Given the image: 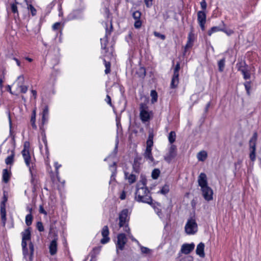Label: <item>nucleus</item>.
Instances as JSON below:
<instances>
[{"label": "nucleus", "instance_id": "774afa93", "mask_svg": "<svg viewBox=\"0 0 261 261\" xmlns=\"http://www.w3.org/2000/svg\"><path fill=\"white\" fill-rule=\"evenodd\" d=\"M26 59L29 61V62H32V59H31V58H26Z\"/></svg>", "mask_w": 261, "mask_h": 261}, {"label": "nucleus", "instance_id": "9b49d317", "mask_svg": "<svg viewBox=\"0 0 261 261\" xmlns=\"http://www.w3.org/2000/svg\"><path fill=\"white\" fill-rule=\"evenodd\" d=\"M141 15V12L138 11H136L133 13V17L135 20L134 27L136 29H139L141 27L142 22L140 19Z\"/></svg>", "mask_w": 261, "mask_h": 261}, {"label": "nucleus", "instance_id": "b1692460", "mask_svg": "<svg viewBox=\"0 0 261 261\" xmlns=\"http://www.w3.org/2000/svg\"><path fill=\"white\" fill-rule=\"evenodd\" d=\"M48 114V108L47 106H46L43 111L42 117V123L44 124L47 120V116Z\"/></svg>", "mask_w": 261, "mask_h": 261}, {"label": "nucleus", "instance_id": "4d7b16f0", "mask_svg": "<svg viewBox=\"0 0 261 261\" xmlns=\"http://www.w3.org/2000/svg\"><path fill=\"white\" fill-rule=\"evenodd\" d=\"M29 143L28 142H25L24 143V148L23 150H29Z\"/></svg>", "mask_w": 261, "mask_h": 261}, {"label": "nucleus", "instance_id": "ea45409f", "mask_svg": "<svg viewBox=\"0 0 261 261\" xmlns=\"http://www.w3.org/2000/svg\"><path fill=\"white\" fill-rule=\"evenodd\" d=\"M21 245H22V247L23 254L24 257L25 258H26L27 257V253L25 252V249H26L27 245V241L22 240Z\"/></svg>", "mask_w": 261, "mask_h": 261}, {"label": "nucleus", "instance_id": "a18cd8bd", "mask_svg": "<svg viewBox=\"0 0 261 261\" xmlns=\"http://www.w3.org/2000/svg\"><path fill=\"white\" fill-rule=\"evenodd\" d=\"M104 61L105 62L106 67L105 73L108 74L110 71V63L109 62H107L105 60H104Z\"/></svg>", "mask_w": 261, "mask_h": 261}, {"label": "nucleus", "instance_id": "393cba45", "mask_svg": "<svg viewBox=\"0 0 261 261\" xmlns=\"http://www.w3.org/2000/svg\"><path fill=\"white\" fill-rule=\"evenodd\" d=\"M207 153L205 151H201L197 154V158L199 161H204L207 158Z\"/></svg>", "mask_w": 261, "mask_h": 261}, {"label": "nucleus", "instance_id": "cd10ccee", "mask_svg": "<svg viewBox=\"0 0 261 261\" xmlns=\"http://www.w3.org/2000/svg\"><path fill=\"white\" fill-rule=\"evenodd\" d=\"M150 96L151 97V102L152 103L156 102L158 99V94L155 90H151Z\"/></svg>", "mask_w": 261, "mask_h": 261}, {"label": "nucleus", "instance_id": "69168bd1", "mask_svg": "<svg viewBox=\"0 0 261 261\" xmlns=\"http://www.w3.org/2000/svg\"><path fill=\"white\" fill-rule=\"evenodd\" d=\"M14 60L16 61L17 65L18 66H20V62L16 58H14Z\"/></svg>", "mask_w": 261, "mask_h": 261}, {"label": "nucleus", "instance_id": "ddd939ff", "mask_svg": "<svg viewBox=\"0 0 261 261\" xmlns=\"http://www.w3.org/2000/svg\"><path fill=\"white\" fill-rule=\"evenodd\" d=\"M194 39V34L192 32H190L188 35L187 43L185 47L184 54L186 52L187 49L191 48L192 47Z\"/></svg>", "mask_w": 261, "mask_h": 261}, {"label": "nucleus", "instance_id": "5fc2aeb1", "mask_svg": "<svg viewBox=\"0 0 261 261\" xmlns=\"http://www.w3.org/2000/svg\"><path fill=\"white\" fill-rule=\"evenodd\" d=\"M39 212L45 215H47V212L44 210L43 207L42 205H40L39 206Z\"/></svg>", "mask_w": 261, "mask_h": 261}, {"label": "nucleus", "instance_id": "c756f323", "mask_svg": "<svg viewBox=\"0 0 261 261\" xmlns=\"http://www.w3.org/2000/svg\"><path fill=\"white\" fill-rule=\"evenodd\" d=\"M153 137L151 135H149V138L147 141L146 144V149H151L152 146H153Z\"/></svg>", "mask_w": 261, "mask_h": 261}, {"label": "nucleus", "instance_id": "f704fd0d", "mask_svg": "<svg viewBox=\"0 0 261 261\" xmlns=\"http://www.w3.org/2000/svg\"><path fill=\"white\" fill-rule=\"evenodd\" d=\"M160 174V171L158 169H154L153 170L152 173H151V176L153 179H157Z\"/></svg>", "mask_w": 261, "mask_h": 261}, {"label": "nucleus", "instance_id": "a211bd4d", "mask_svg": "<svg viewBox=\"0 0 261 261\" xmlns=\"http://www.w3.org/2000/svg\"><path fill=\"white\" fill-rule=\"evenodd\" d=\"M49 252L51 255H55L57 251V243L56 239L53 240L49 246Z\"/></svg>", "mask_w": 261, "mask_h": 261}, {"label": "nucleus", "instance_id": "de8ad7c7", "mask_svg": "<svg viewBox=\"0 0 261 261\" xmlns=\"http://www.w3.org/2000/svg\"><path fill=\"white\" fill-rule=\"evenodd\" d=\"M222 32H224L228 36H230L233 33V31L230 29H225L224 28L222 29Z\"/></svg>", "mask_w": 261, "mask_h": 261}, {"label": "nucleus", "instance_id": "37998d69", "mask_svg": "<svg viewBox=\"0 0 261 261\" xmlns=\"http://www.w3.org/2000/svg\"><path fill=\"white\" fill-rule=\"evenodd\" d=\"M28 5V9L30 10L33 16H34L36 15V10L35 8L31 5Z\"/></svg>", "mask_w": 261, "mask_h": 261}, {"label": "nucleus", "instance_id": "f8f14e48", "mask_svg": "<svg viewBox=\"0 0 261 261\" xmlns=\"http://www.w3.org/2000/svg\"><path fill=\"white\" fill-rule=\"evenodd\" d=\"M109 234V231L108 227L107 226H105L101 231V234L103 237V238L100 240V243L101 244H105L107 243L109 241L110 238L108 237Z\"/></svg>", "mask_w": 261, "mask_h": 261}, {"label": "nucleus", "instance_id": "dca6fc26", "mask_svg": "<svg viewBox=\"0 0 261 261\" xmlns=\"http://www.w3.org/2000/svg\"><path fill=\"white\" fill-rule=\"evenodd\" d=\"M1 215L3 226H5L6 221V204H5V201H2L1 204Z\"/></svg>", "mask_w": 261, "mask_h": 261}, {"label": "nucleus", "instance_id": "6ab92c4d", "mask_svg": "<svg viewBox=\"0 0 261 261\" xmlns=\"http://www.w3.org/2000/svg\"><path fill=\"white\" fill-rule=\"evenodd\" d=\"M236 67L238 69V70L242 72L244 70L248 68V66H247L246 63L244 61H241L239 62L236 64Z\"/></svg>", "mask_w": 261, "mask_h": 261}, {"label": "nucleus", "instance_id": "9d476101", "mask_svg": "<svg viewBox=\"0 0 261 261\" xmlns=\"http://www.w3.org/2000/svg\"><path fill=\"white\" fill-rule=\"evenodd\" d=\"M195 247L194 243L184 244L181 246V252L185 254H188L193 250Z\"/></svg>", "mask_w": 261, "mask_h": 261}, {"label": "nucleus", "instance_id": "e433bc0d", "mask_svg": "<svg viewBox=\"0 0 261 261\" xmlns=\"http://www.w3.org/2000/svg\"><path fill=\"white\" fill-rule=\"evenodd\" d=\"M33 220V217L31 214L27 215L25 217V223L28 226L32 224Z\"/></svg>", "mask_w": 261, "mask_h": 261}, {"label": "nucleus", "instance_id": "c85d7f7f", "mask_svg": "<svg viewBox=\"0 0 261 261\" xmlns=\"http://www.w3.org/2000/svg\"><path fill=\"white\" fill-rule=\"evenodd\" d=\"M222 28H220V27H213L211 28L210 30L208 32V35L209 36H211L213 33L217 32L218 31H222Z\"/></svg>", "mask_w": 261, "mask_h": 261}, {"label": "nucleus", "instance_id": "864d4df0", "mask_svg": "<svg viewBox=\"0 0 261 261\" xmlns=\"http://www.w3.org/2000/svg\"><path fill=\"white\" fill-rule=\"evenodd\" d=\"M200 5H201V8L203 10H205L206 8L207 5H206V2H205V1L204 0H203L200 3Z\"/></svg>", "mask_w": 261, "mask_h": 261}, {"label": "nucleus", "instance_id": "2eb2a0df", "mask_svg": "<svg viewBox=\"0 0 261 261\" xmlns=\"http://www.w3.org/2000/svg\"><path fill=\"white\" fill-rule=\"evenodd\" d=\"M22 154L23 157L26 165L29 168L31 173H32L31 167H30V155L29 150H22Z\"/></svg>", "mask_w": 261, "mask_h": 261}, {"label": "nucleus", "instance_id": "aec40b11", "mask_svg": "<svg viewBox=\"0 0 261 261\" xmlns=\"http://www.w3.org/2000/svg\"><path fill=\"white\" fill-rule=\"evenodd\" d=\"M144 158L150 162L153 161V158L151 153V149H146L144 153Z\"/></svg>", "mask_w": 261, "mask_h": 261}, {"label": "nucleus", "instance_id": "bf43d9fd", "mask_svg": "<svg viewBox=\"0 0 261 261\" xmlns=\"http://www.w3.org/2000/svg\"><path fill=\"white\" fill-rule=\"evenodd\" d=\"M106 100L107 101L108 103H109V105L112 106L111 98H110V97L109 95L107 96V98L106 99Z\"/></svg>", "mask_w": 261, "mask_h": 261}, {"label": "nucleus", "instance_id": "412c9836", "mask_svg": "<svg viewBox=\"0 0 261 261\" xmlns=\"http://www.w3.org/2000/svg\"><path fill=\"white\" fill-rule=\"evenodd\" d=\"M125 177L127 179L128 182L130 184L135 182L136 180V176L133 173L130 174L128 172H125Z\"/></svg>", "mask_w": 261, "mask_h": 261}, {"label": "nucleus", "instance_id": "0e129e2a", "mask_svg": "<svg viewBox=\"0 0 261 261\" xmlns=\"http://www.w3.org/2000/svg\"><path fill=\"white\" fill-rule=\"evenodd\" d=\"M61 165H59L58 163H55V167L56 168V170H58V169L60 167Z\"/></svg>", "mask_w": 261, "mask_h": 261}, {"label": "nucleus", "instance_id": "4c0bfd02", "mask_svg": "<svg viewBox=\"0 0 261 261\" xmlns=\"http://www.w3.org/2000/svg\"><path fill=\"white\" fill-rule=\"evenodd\" d=\"M35 117H36V111L34 110L33 112V114L31 118V123L33 127L36 128L37 126L35 124Z\"/></svg>", "mask_w": 261, "mask_h": 261}, {"label": "nucleus", "instance_id": "4468645a", "mask_svg": "<svg viewBox=\"0 0 261 261\" xmlns=\"http://www.w3.org/2000/svg\"><path fill=\"white\" fill-rule=\"evenodd\" d=\"M140 118L142 121L146 122L149 119V114L148 112L144 109V105H140Z\"/></svg>", "mask_w": 261, "mask_h": 261}, {"label": "nucleus", "instance_id": "7ed1b4c3", "mask_svg": "<svg viewBox=\"0 0 261 261\" xmlns=\"http://www.w3.org/2000/svg\"><path fill=\"white\" fill-rule=\"evenodd\" d=\"M119 226L124 227V230L127 231L129 230L128 227V221L129 220L128 210H123L119 215Z\"/></svg>", "mask_w": 261, "mask_h": 261}, {"label": "nucleus", "instance_id": "2f4dec72", "mask_svg": "<svg viewBox=\"0 0 261 261\" xmlns=\"http://www.w3.org/2000/svg\"><path fill=\"white\" fill-rule=\"evenodd\" d=\"M133 169L135 172H136V173L139 172V163H138V158H135L134 159V164H133Z\"/></svg>", "mask_w": 261, "mask_h": 261}, {"label": "nucleus", "instance_id": "72a5a7b5", "mask_svg": "<svg viewBox=\"0 0 261 261\" xmlns=\"http://www.w3.org/2000/svg\"><path fill=\"white\" fill-rule=\"evenodd\" d=\"M14 153H12V154H11L10 155L8 156L6 159V160H5V163L7 165H11L13 164V160H14Z\"/></svg>", "mask_w": 261, "mask_h": 261}, {"label": "nucleus", "instance_id": "39448f33", "mask_svg": "<svg viewBox=\"0 0 261 261\" xmlns=\"http://www.w3.org/2000/svg\"><path fill=\"white\" fill-rule=\"evenodd\" d=\"M185 231L188 234H193L197 231V224L194 219L188 220L185 225Z\"/></svg>", "mask_w": 261, "mask_h": 261}, {"label": "nucleus", "instance_id": "a878e982", "mask_svg": "<svg viewBox=\"0 0 261 261\" xmlns=\"http://www.w3.org/2000/svg\"><path fill=\"white\" fill-rule=\"evenodd\" d=\"M10 178V173L7 169H4L3 171V180L5 182H7Z\"/></svg>", "mask_w": 261, "mask_h": 261}, {"label": "nucleus", "instance_id": "3c124183", "mask_svg": "<svg viewBox=\"0 0 261 261\" xmlns=\"http://www.w3.org/2000/svg\"><path fill=\"white\" fill-rule=\"evenodd\" d=\"M154 35L156 37H159L162 40H164L165 38V36L164 35L161 34L160 33L156 32H154Z\"/></svg>", "mask_w": 261, "mask_h": 261}, {"label": "nucleus", "instance_id": "5701e85b", "mask_svg": "<svg viewBox=\"0 0 261 261\" xmlns=\"http://www.w3.org/2000/svg\"><path fill=\"white\" fill-rule=\"evenodd\" d=\"M22 240L29 241L31 239V232L29 228L25 229L22 232Z\"/></svg>", "mask_w": 261, "mask_h": 261}, {"label": "nucleus", "instance_id": "f257e3e1", "mask_svg": "<svg viewBox=\"0 0 261 261\" xmlns=\"http://www.w3.org/2000/svg\"><path fill=\"white\" fill-rule=\"evenodd\" d=\"M135 193V199L138 202H142L151 204L152 198L147 188L146 187L145 181L140 180L137 185Z\"/></svg>", "mask_w": 261, "mask_h": 261}, {"label": "nucleus", "instance_id": "20e7f679", "mask_svg": "<svg viewBox=\"0 0 261 261\" xmlns=\"http://www.w3.org/2000/svg\"><path fill=\"white\" fill-rule=\"evenodd\" d=\"M257 133H254L252 137L249 141V146L250 149V153L249 157L252 161H254L255 160V150H256V142L257 140Z\"/></svg>", "mask_w": 261, "mask_h": 261}, {"label": "nucleus", "instance_id": "a19ab883", "mask_svg": "<svg viewBox=\"0 0 261 261\" xmlns=\"http://www.w3.org/2000/svg\"><path fill=\"white\" fill-rule=\"evenodd\" d=\"M29 248L30 250V256L29 257L30 261H32L33 259V252H34V246L33 244L31 242L29 244Z\"/></svg>", "mask_w": 261, "mask_h": 261}, {"label": "nucleus", "instance_id": "680f3d73", "mask_svg": "<svg viewBox=\"0 0 261 261\" xmlns=\"http://www.w3.org/2000/svg\"><path fill=\"white\" fill-rule=\"evenodd\" d=\"M9 120L10 132H11V129H12V121H11V118H10V115H9Z\"/></svg>", "mask_w": 261, "mask_h": 261}, {"label": "nucleus", "instance_id": "4be33fe9", "mask_svg": "<svg viewBox=\"0 0 261 261\" xmlns=\"http://www.w3.org/2000/svg\"><path fill=\"white\" fill-rule=\"evenodd\" d=\"M101 246L95 247L93 249L92 251L90 252L91 257L92 258H96L97 255L99 254L101 250Z\"/></svg>", "mask_w": 261, "mask_h": 261}, {"label": "nucleus", "instance_id": "6e6d98bb", "mask_svg": "<svg viewBox=\"0 0 261 261\" xmlns=\"http://www.w3.org/2000/svg\"><path fill=\"white\" fill-rule=\"evenodd\" d=\"M60 25V22H56L53 25V29L55 30H58Z\"/></svg>", "mask_w": 261, "mask_h": 261}, {"label": "nucleus", "instance_id": "f3484780", "mask_svg": "<svg viewBox=\"0 0 261 261\" xmlns=\"http://www.w3.org/2000/svg\"><path fill=\"white\" fill-rule=\"evenodd\" d=\"M204 248V244L203 243H200L197 246L196 253L200 257H204L205 256Z\"/></svg>", "mask_w": 261, "mask_h": 261}, {"label": "nucleus", "instance_id": "052dcab7", "mask_svg": "<svg viewBox=\"0 0 261 261\" xmlns=\"http://www.w3.org/2000/svg\"><path fill=\"white\" fill-rule=\"evenodd\" d=\"M31 92L33 94V96L34 97V99H36V97H37V92L36 90H32L31 91Z\"/></svg>", "mask_w": 261, "mask_h": 261}, {"label": "nucleus", "instance_id": "13d9d810", "mask_svg": "<svg viewBox=\"0 0 261 261\" xmlns=\"http://www.w3.org/2000/svg\"><path fill=\"white\" fill-rule=\"evenodd\" d=\"M125 196H126V194H125V192L124 191H123L121 194H120V198L121 199V200H123L125 198Z\"/></svg>", "mask_w": 261, "mask_h": 261}, {"label": "nucleus", "instance_id": "423d86ee", "mask_svg": "<svg viewBox=\"0 0 261 261\" xmlns=\"http://www.w3.org/2000/svg\"><path fill=\"white\" fill-rule=\"evenodd\" d=\"M177 155V148L175 145H171L168 152L164 155V159L168 163H170Z\"/></svg>", "mask_w": 261, "mask_h": 261}, {"label": "nucleus", "instance_id": "c03bdc74", "mask_svg": "<svg viewBox=\"0 0 261 261\" xmlns=\"http://www.w3.org/2000/svg\"><path fill=\"white\" fill-rule=\"evenodd\" d=\"M169 191V187L167 185L164 186L161 190L160 191V193L163 194H165L167 193Z\"/></svg>", "mask_w": 261, "mask_h": 261}, {"label": "nucleus", "instance_id": "79ce46f5", "mask_svg": "<svg viewBox=\"0 0 261 261\" xmlns=\"http://www.w3.org/2000/svg\"><path fill=\"white\" fill-rule=\"evenodd\" d=\"M140 248L141 252L144 254H149L151 251V250L150 249L143 246H141Z\"/></svg>", "mask_w": 261, "mask_h": 261}, {"label": "nucleus", "instance_id": "bb28decb", "mask_svg": "<svg viewBox=\"0 0 261 261\" xmlns=\"http://www.w3.org/2000/svg\"><path fill=\"white\" fill-rule=\"evenodd\" d=\"M24 84V78L23 75H21L17 77V81H16V84L18 88L20 87L21 85H23Z\"/></svg>", "mask_w": 261, "mask_h": 261}, {"label": "nucleus", "instance_id": "f03ea898", "mask_svg": "<svg viewBox=\"0 0 261 261\" xmlns=\"http://www.w3.org/2000/svg\"><path fill=\"white\" fill-rule=\"evenodd\" d=\"M198 182L201 187L202 195L205 200L210 201L213 199V191L208 186L206 175L204 173H201L198 176Z\"/></svg>", "mask_w": 261, "mask_h": 261}, {"label": "nucleus", "instance_id": "49530a36", "mask_svg": "<svg viewBox=\"0 0 261 261\" xmlns=\"http://www.w3.org/2000/svg\"><path fill=\"white\" fill-rule=\"evenodd\" d=\"M20 89V92L22 93H25L28 89V87L25 85H21L20 87L19 88Z\"/></svg>", "mask_w": 261, "mask_h": 261}, {"label": "nucleus", "instance_id": "c9c22d12", "mask_svg": "<svg viewBox=\"0 0 261 261\" xmlns=\"http://www.w3.org/2000/svg\"><path fill=\"white\" fill-rule=\"evenodd\" d=\"M241 73L243 75V77L245 80H248L250 78V74L249 73L248 68L244 70L243 71H242Z\"/></svg>", "mask_w": 261, "mask_h": 261}, {"label": "nucleus", "instance_id": "09e8293b", "mask_svg": "<svg viewBox=\"0 0 261 261\" xmlns=\"http://www.w3.org/2000/svg\"><path fill=\"white\" fill-rule=\"evenodd\" d=\"M11 10L13 13H17V16H18L17 7L15 4H13L11 5Z\"/></svg>", "mask_w": 261, "mask_h": 261}, {"label": "nucleus", "instance_id": "473e14b6", "mask_svg": "<svg viewBox=\"0 0 261 261\" xmlns=\"http://www.w3.org/2000/svg\"><path fill=\"white\" fill-rule=\"evenodd\" d=\"M225 59H222L218 62L219 71L222 72L225 67Z\"/></svg>", "mask_w": 261, "mask_h": 261}, {"label": "nucleus", "instance_id": "603ef678", "mask_svg": "<svg viewBox=\"0 0 261 261\" xmlns=\"http://www.w3.org/2000/svg\"><path fill=\"white\" fill-rule=\"evenodd\" d=\"M152 0H144V2L147 7L149 8L152 6Z\"/></svg>", "mask_w": 261, "mask_h": 261}, {"label": "nucleus", "instance_id": "6e6552de", "mask_svg": "<svg viewBox=\"0 0 261 261\" xmlns=\"http://www.w3.org/2000/svg\"><path fill=\"white\" fill-rule=\"evenodd\" d=\"M197 20L202 30H204V24L206 22V14L203 11L197 13Z\"/></svg>", "mask_w": 261, "mask_h": 261}, {"label": "nucleus", "instance_id": "0eeeda50", "mask_svg": "<svg viewBox=\"0 0 261 261\" xmlns=\"http://www.w3.org/2000/svg\"><path fill=\"white\" fill-rule=\"evenodd\" d=\"M180 69V64L177 63L174 69V73L171 83V87L172 88H175L178 83L179 70Z\"/></svg>", "mask_w": 261, "mask_h": 261}, {"label": "nucleus", "instance_id": "338daca9", "mask_svg": "<svg viewBox=\"0 0 261 261\" xmlns=\"http://www.w3.org/2000/svg\"><path fill=\"white\" fill-rule=\"evenodd\" d=\"M7 198L6 197L5 195H4V200L3 201H5V203H6V202L7 201Z\"/></svg>", "mask_w": 261, "mask_h": 261}, {"label": "nucleus", "instance_id": "1a4fd4ad", "mask_svg": "<svg viewBox=\"0 0 261 261\" xmlns=\"http://www.w3.org/2000/svg\"><path fill=\"white\" fill-rule=\"evenodd\" d=\"M118 241H117V248L118 249L122 250L124 248L125 244L126 243L127 239L126 236L123 233L119 234L117 237ZM118 250H117V252Z\"/></svg>", "mask_w": 261, "mask_h": 261}, {"label": "nucleus", "instance_id": "7c9ffc66", "mask_svg": "<svg viewBox=\"0 0 261 261\" xmlns=\"http://www.w3.org/2000/svg\"><path fill=\"white\" fill-rule=\"evenodd\" d=\"M175 138H176L175 133L173 131L169 133V136H168V140H169V142L171 144L173 143L175 141Z\"/></svg>", "mask_w": 261, "mask_h": 261}, {"label": "nucleus", "instance_id": "8fccbe9b", "mask_svg": "<svg viewBox=\"0 0 261 261\" xmlns=\"http://www.w3.org/2000/svg\"><path fill=\"white\" fill-rule=\"evenodd\" d=\"M37 227L39 231H42L44 230L42 223L40 222H38L37 224Z\"/></svg>", "mask_w": 261, "mask_h": 261}, {"label": "nucleus", "instance_id": "58836bf2", "mask_svg": "<svg viewBox=\"0 0 261 261\" xmlns=\"http://www.w3.org/2000/svg\"><path fill=\"white\" fill-rule=\"evenodd\" d=\"M244 86L248 95L250 94V90L251 89V82H246L244 83Z\"/></svg>", "mask_w": 261, "mask_h": 261}, {"label": "nucleus", "instance_id": "e2e57ef3", "mask_svg": "<svg viewBox=\"0 0 261 261\" xmlns=\"http://www.w3.org/2000/svg\"><path fill=\"white\" fill-rule=\"evenodd\" d=\"M210 106V103L208 102V103H207V105H206V107L205 108V112H207L208 111V108H209Z\"/></svg>", "mask_w": 261, "mask_h": 261}]
</instances>
